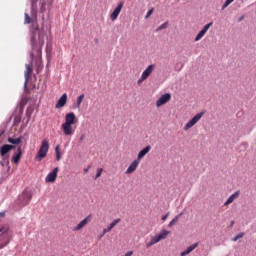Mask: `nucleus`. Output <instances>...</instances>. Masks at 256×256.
Listing matches in <instances>:
<instances>
[{
    "label": "nucleus",
    "instance_id": "37",
    "mask_svg": "<svg viewBox=\"0 0 256 256\" xmlns=\"http://www.w3.org/2000/svg\"><path fill=\"white\" fill-rule=\"evenodd\" d=\"M0 217H5V212H0Z\"/></svg>",
    "mask_w": 256,
    "mask_h": 256
},
{
    "label": "nucleus",
    "instance_id": "10",
    "mask_svg": "<svg viewBox=\"0 0 256 256\" xmlns=\"http://www.w3.org/2000/svg\"><path fill=\"white\" fill-rule=\"evenodd\" d=\"M169 101H171V94L165 93L156 101V106L161 107L162 105H165V103H169Z\"/></svg>",
    "mask_w": 256,
    "mask_h": 256
},
{
    "label": "nucleus",
    "instance_id": "9",
    "mask_svg": "<svg viewBox=\"0 0 256 256\" xmlns=\"http://www.w3.org/2000/svg\"><path fill=\"white\" fill-rule=\"evenodd\" d=\"M123 5H125L123 1L118 3L117 7L113 10V12L110 15L111 21H116L117 17H119V13H121V9H123Z\"/></svg>",
    "mask_w": 256,
    "mask_h": 256
},
{
    "label": "nucleus",
    "instance_id": "24",
    "mask_svg": "<svg viewBox=\"0 0 256 256\" xmlns=\"http://www.w3.org/2000/svg\"><path fill=\"white\" fill-rule=\"evenodd\" d=\"M181 215H183V213H180L177 216H175L172 219V221L168 224V227H173V225H175L177 223V221H179V218L181 217Z\"/></svg>",
    "mask_w": 256,
    "mask_h": 256
},
{
    "label": "nucleus",
    "instance_id": "7",
    "mask_svg": "<svg viewBox=\"0 0 256 256\" xmlns=\"http://www.w3.org/2000/svg\"><path fill=\"white\" fill-rule=\"evenodd\" d=\"M57 173H59V167H55L45 178L46 183H55L57 180Z\"/></svg>",
    "mask_w": 256,
    "mask_h": 256
},
{
    "label": "nucleus",
    "instance_id": "39",
    "mask_svg": "<svg viewBox=\"0 0 256 256\" xmlns=\"http://www.w3.org/2000/svg\"><path fill=\"white\" fill-rule=\"evenodd\" d=\"M37 0H31V3H32V5H35V2H36Z\"/></svg>",
    "mask_w": 256,
    "mask_h": 256
},
{
    "label": "nucleus",
    "instance_id": "23",
    "mask_svg": "<svg viewBox=\"0 0 256 256\" xmlns=\"http://www.w3.org/2000/svg\"><path fill=\"white\" fill-rule=\"evenodd\" d=\"M8 143H11V145L15 146V145H20L21 143V137L19 138H8Z\"/></svg>",
    "mask_w": 256,
    "mask_h": 256
},
{
    "label": "nucleus",
    "instance_id": "33",
    "mask_svg": "<svg viewBox=\"0 0 256 256\" xmlns=\"http://www.w3.org/2000/svg\"><path fill=\"white\" fill-rule=\"evenodd\" d=\"M145 79H147V78H143V74L141 75V77L138 79V85H141V82L142 81H145Z\"/></svg>",
    "mask_w": 256,
    "mask_h": 256
},
{
    "label": "nucleus",
    "instance_id": "26",
    "mask_svg": "<svg viewBox=\"0 0 256 256\" xmlns=\"http://www.w3.org/2000/svg\"><path fill=\"white\" fill-rule=\"evenodd\" d=\"M245 236V233L241 232L239 234H237L232 241H239V239H243V237Z\"/></svg>",
    "mask_w": 256,
    "mask_h": 256
},
{
    "label": "nucleus",
    "instance_id": "20",
    "mask_svg": "<svg viewBox=\"0 0 256 256\" xmlns=\"http://www.w3.org/2000/svg\"><path fill=\"white\" fill-rule=\"evenodd\" d=\"M239 194H240L239 191L234 192L232 195L229 196V198L226 200L224 205L227 206V205H230V203H233V201H235L237 197H239Z\"/></svg>",
    "mask_w": 256,
    "mask_h": 256
},
{
    "label": "nucleus",
    "instance_id": "15",
    "mask_svg": "<svg viewBox=\"0 0 256 256\" xmlns=\"http://www.w3.org/2000/svg\"><path fill=\"white\" fill-rule=\"evenodd\" d=\"M139 163H141L139 160H134L129 167L126 170V175H131L133 171H137V167H139Z\"/></svg>",
    "mask_w": 256,
    "mask_h": 256
},
{
    "label": "nucleus",
    "instance_id": "42",
    "mask_svg": "<svg viewBox=\"0 0 256 256\" xmlns=\"http://www.w3.org/2000/svg\"><path fill=\"white\" fill-rule=\"evenodd\" d=\"M7 165H9V160H7Z\"/></svg>",
    "mask_w": 256,
    "mask_h": 256
},
{
    "label": "nucleus",
    "instance_id": "31",
    "mask_svg": "<svg viewBox=\"0 0 256 256\" xmlns=\"http://www.w3.org/2000/svg\"><path fill=\"white\" fill-rule=\"evenodd\" d=\"M151 15H153V8L150 9V10L147 12V14H146V16H145V19H149V17H151Z\"/></svg>",
    "mask_w": 256,
    "mask_h": 256
},
{
    "label": "nucleus",
    "instance_id": "38",
    "mask_svg": "<svg viewBox=\"0 0 256 256\" xmlns=\"http://www.w3.org/2000/svg\"><path fill=\"white\" fill-rule=\"evenodd\" d=\"M83 139H85V135H82V136L80 137V141H83Z\"/></svg>",
    "mask_w": 256,
    "mask_h": 256
},
{
    "label": "nucleus",
    "instance_id": "34",
    "mask_svg": "<svg viewBox=\"0 0 256 256\" xmlns=\"http://www.w3.org/2000/svg\"><path fill=\"white\" fill-rule=\"evenodd\" d=\"M56 161H61V153L56 154Z\"/></svg>",
    "mask_w": 256,
    "mask_h": 256
},
{
    "label": "nucleus",
    "instance_id": "28",
    "mask_svg": "<svg viewBox=\"0 0 256 256\" xmlns=\"http://www.w3.org/2000/svg\"><path fill=\"white\" fill-rule=\"evenodd\" d=\"M102 173H103V168H98L94 179H99Z\"/></svg>",
    "mask_w": 256,
    "mask_h": 256
},
{
    "label": "nucleus",
    "instance_id": "35",
    "mask_svg": "<svg viewBox=\"0 0 256 256\" xmlns=\"http://www.w3.org/2000/svg\"><path fill=\"white\" fill-rule=\"evenodd\" d=\"M167 217H169V213H167L166 215L162 216V221H167Z\"/></svg>",
    "mask_w": 256,
    "mask_h": 256
},
{
    "label": "nucleus",
    "instance_id": "21",
    "mask_svg": "<svg viewBox=\"0 0 256 256\" xmlns=\"http://www.w3.org/2000/svg\"><path fill=\"white\" fill-rule=\"evenodd\" d=\"M121 221L120 218H117L115 220H113L110 225L107 227V229L103 230V235H106V233H109V231H111V229H113V227H115L117 225V223H119Z\"/></svg>",
    "mask_w": 256,
    "mask_h": 256
},
{
    "label": "nucleus",
    "instance_id": "30",
    "mask_svg": "<svg viewBox=\"0 0 256 256\" xmlns=\"http://www.w3.org/2000/svg\"><path fill=\"white\" fill-rule=\"evenodd\" d=\"M9 231V226H2L0 228V233L5 234Z\"/></svg>",
    "mask_w": 256,
    "mask_h": 256
},
{
    "label": "nucleus",
    "instance_id": "1",
    "mask_svg": "<svg viewBox=\"0 0 256 256\" xmlns=\"http://www.w3.org/2000/svg\"><path fill=\"white\" fill-rule=\"evenodd\" d=\"M43 45H45V35L41 32L38 25H33L31 28V52L30 61L33 63V59L41 57L43 51Z\"/></svg>",
    "mask_w": 256,
    "mask_h": 256
},
{
    "label": "nucleus",
    "instance_id": "5",
    "mask_svg": "<svg viewBox=\"0 0 256 256\" xmlns=\"http://www.w3.org/2000/svg\"><path fill=\"white\" fill-rule=\"evenodd\" d=\"M167 235H169V231L162 230L158 235L152 237L151 240L146 244L147 249H149V247H152V245H155V243H159V241H163V239H166Z\"/></svg>",
    "mask_w": 256,
    "mask_h": 256
},
{
    "label": "nucleus",
    "instance_id": "6",
    "mask_svg": "<svg viewBox=\"0 0 256 256\" xmlns=\"http://www.w3.org/2000/svg\"><path fill=\"white\" fill-rule=\"evenodd\" d=\"M205 115V112H200L196 114L190 121L184 126V131H189L191 127H194V125H197L199 123L201 117Z\"/></svg>",
    "mask_w": 256,
    "mask_h": 256
},
{
    "label": "nucleus",
    "instance_id": "29",
    "mask_svg": "<svg viewBox=\"0 0 256 256\" xmlns=\"http://www.w3.org/2000/svg\"><path fill=\"white\" fill-rule=\"evenodd\" d=\"M24 23H25L26 25H29V23H31V17H30L27 13H25V20H24Z\"/></svg>",
    "mask_w": 256,
    "mask_h": 256
},
{
    "label": "nucleus",
    "instance_id": "2",
    "mask_svg": "<svg viewBox=\"0 0 256 256\" xmlns=\"http://www.w3.org/2000/svg\"><path fill=\"white\" fill-rule=\"evenodd\" d=\"M77 123V116L75 113L69 112L65 116V122L62 124V130L64 135H73V125Z\"/></svg>",
    "mask_w": 256,
    "mask_h": 256
},
{
    "label": "nucleus",
    "instance_id": "32",
    "mask_svg": "<svg viewBox=\"0 0 256 256\" xmlns=\"http://www.w3.org/2000/svg\"><path fill=\"white\" fill-rule=\"evenodd\" d=\"M55 153L58 154V153H61V146L60 145H57L55 147Z\"/></svg>",
    "mask_w": 256,
    "mask_h": 256
},
{
    "label": "nucleus",
    "instance_id": "36",
    "mask_svg": "<svg viewBox=\"0 0 256 256\" xmlns=\"http://www.w3.org/2000/svg\"><path fill=\"white\" fill-rule=\"evenodd\" d=\"M49 52H51V48L49 47V44H47V46H46V53H49Z\"/></svg>",
    "mask_w": 256,
    "mask_h": 256
},
{
    "label": "nucleus",
    "instance_id": "11",
    "mask_svg": "<svg viewBox=\"0 0 256 256\" xmlns=\"http://www.w3.org/2000/svg\"><path fill=\"white\" fill-rule=\"evenodd\" d=\"M31 73H33V68H31V64H26V71L24 73V89H27V83H29V77L31 76Z\"/></svg>",
    "mask_w": 256,
    "mask_h": 256
},
{
    "label": "nucleus",
    "instance_id": "3",
    "mask_svg": "<svg viewBox=\"0 0 256 256\" xmlns=\"http://www.w3.org/2000/svg\"><path fill=\"white\" fill-rule=\"evenodd\" d=\"M47 153H49V140L44 139L38 150V153L36 154L35 159L37 161H43V159L47 157Z\"/></svg>",
    "mask_w": 256,
    "mask_h": 256
},
{
    "label": "nucleus",
    "instance_id": "4",
    "mask_svg": "<svg viewBox=\"0 0 256 256\" xmlns=\"http://www.w3.org/2000/svg\"><path fill=\"white\" fill-rule=\"evenodd\" d=\"M31 199H33V194L24 190L18 197V203L21 207H25V205H29Z\"/></svg>",
    "mask_w": 256,
    "mask_h": 256
},
{
    "label": "nucleus",
    "instance_id": "13",
    "mask_svg": "<svg viewBox=\"0 0 256 256\" xmlns=\"http://www.w3.org/2000/svg\"><path fill=\"white\" fill-rule=\"evenodd\" d=\"M67 105V93L62 94V96L58 99V102L55 105L56 109H61Z\"/></svg>",
    "mask_w": 256,
    "mask_h": 256
},
{
    "label": "nucleus",
    "instance_id": "19",
    "mask_svg": "<svg viewBox=\"0 0 256 256\" xmlns=\"http://www.w3.org/2000/svg\"><path fill=\"white\" fill-rule=\"evenodd\" d=\"M197 247H199V243L198 242L192 244L186 250L181 252L180 256H187V255H189V253H191L192 251H195V249H197Z\"/></svg>",
    "mask_w": 256,
    "mask_h": 256
},
{
    "label": "nucleus",
    "instance_id": "16",
    "mask_svg": "<svg viewBox=\"0 0 256 256\" xmlns=\"http://www.w3.org/2000/svg\"><path fill=\"white\" fill-rule=\"evenodd\" d=\"M155 71V64H150L143 72L142 79H147Z\"/></svg>",
    "mask_w": 256,
    "mask_h": 256
},
{
    "label": "nucleus",
    "instance_id": "41",
    "mask_svg": "<svg viewBox=\"0 0 256 256\" xmlns=\"http://www.w3.org/2000/svg\"><path fill=\"white\" fill-rule=\"evenodd\" d=\"M105 234H103V232H102V234H101V236L100 237H103Z\"/></svg>",
    "mask_w": 256,
    "mask_h": 256
},
{
    "label": "nucleus",
    "instance_id": "14",
    "mask_svg": "<svg viewBox=\"0 0 256 256\" xmlns=\"http://www.w3.org/2000/svg\"><path fill=\"white\" fill-rule=\"evenodd\" d=\"M22 155H23V150H22V147L19 146L17 148V152L12 156V161H13V163H15V165H17L19 163V161H21Z\"/></svg>",
    "mask_w": 256,
    "mask_h": 256
},
{
    "label": "nucleus",
    "instance_id": "25",
    "mask_svg": "<svg viewBox=\"0 0 256 256\" xmlns=\"http://www.w3.org/2000/svg\"><path fill=\"white\" fill-rule=\"evenodd\" d=\"M167 27H169V22L166 21L156 29V33L163 31V29H167Z\"/></svg>",
    "mask_w": 256,
    "mask_h": 256
},
{
    "label": "nucleus",
    "instance_id": "12",
    "mask_svg": "<svg viewBox=\"0 0 256 256\" xmlns=\"http://www.w3.org/2000/svg\"><path fill=\"white\" fill-rule=\"evenodd\" d=\"M13 149H15V146H13L11 144H4L0 148V155L2 157H5L7 155V153H9V151H13Z\"/></svg>",
    "mask_w": 256,
    "mask_h": 256
},
{
    "label": "nucleus",
    "instance_id": "8",
    "mask_svg": "<svg viewBox=\"0 0 256 256\" xmlns=\"http://www.w3.org/2000/svg\"><path fill=\"white\" fill-rule=\"evenodd\" d=\"M213 27V22H209L208 24H206L201 31L196 35L195 40L194 41H201V39H203V37H205V34L207 33V31H209V28Z\"/></svg>",
    "mask_w": 256,
    "mask_h": 256
},
{
    "label": "nucleus",
    "instance_id": "18",
    "mask_svg": "<svg viewBox=\"0 0 256 256\" xmlns=\"http://www.w3.org/2000/svg\"><path fill=\"white\" fill-rule=\"evenodd\" d=\"M149 151H151V145L146 146L144 149H142L137 156V161L141 162V159H143V157H145V155H147V153H149Z\"/></svg>",
    "mask_w": 256,
    "mask_h": 256
},
{
    "label": "nucleus",
    "instance_id": "27",
    "mask_svg": "<svg viewBox=\"0 0 256 256\" xmlns=\"http://www.w3.org/2000/svg\"><path fill=\"white\" fill-rule=\"evenodd\" d=\"M231 3H233V0H226L225 3L222 5V11H224V9H227V7L231 5Z\"/></svg>",
    "mask_w": 256,
    "mask_h": 256
},
{
    "label": "nucleus",
    "instance_id": "22",
    "mask_svg": "<svg viewBox=\"0 0 256 256\" xmlns=\"http://www.w3.org/2000/svg\"><path fill=\"white\" fill-rule=\"evenodd\" d=\"M83 99H85V94L78 96L76 102L73 104V109H79V107H81V103H83Z\"/></svg>",
    "mask_w": 256,
    "mask_h": 256
},
{
    "label": "nucleus",
    "instance_id": "17",
    "mask_svg": "<svg viewBox=\"0 0 256 256\" xmlns=\"http://www.w3.org/2000/svg\"><path fill=\"white\" fill-rule=\"evenodd\" d=\"M89 219H91V215H88L86 218L80 221L79 224L73 228V231H81V229H83V227L89 223Z\"/></svg>",
    "mask_w": 256,
    "mask_h": 256
},
{
    "label": "nucleus",
    "instance_id": "40",
    "mask_svg": "<svg viewBox=\"0 0 256 256\" xmlns=\"http://www.w3.org/2000/svg\"><path fill=\"white\" fill-rule=\"evenodd\" d=\"M87 171H89V168H86V169L84 170V173H87Z\"/></svg>",
    "mask_w": 256,
    "mask_h": 256
}]
</instances>
